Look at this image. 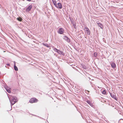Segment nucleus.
<instances>
[{
	"instance_id": "obj_11",
	"label": "nucleus",
	"mask_w": 123,
	"mask_h": 123,
	"mask_svg": "<svg viewBox=\"0 0 123 123\" xmlns=\"http://www.w3.org/2000/svg\"><path fill=\"white\" fill-rule=\"evenodd\" d=\"M14 69L16 71H17L18 70V68L16 66L15 63V62H14Z\"/></svg>"
},
{
	"instance_id": "obj_16",
	"label": "nucleus",
	"mask_w": 123,
	"mask_h": 123,
	"mask_svg": "<svg viewBox=\"0 0 123 123\" xmlns=\"http://www.w3.org/2000/svg\"><path fill=\"white\" fill-rule=\"evenodd\" d=\"M102 93L104 94H106V92L105 90H104L102 92Z\"/></svg>"
},
{
	"instance_id": "obj_18",
	"label": "nucleus",
	"mask_w": 123,
	"mask_h": 123,
	"mask_svg": "<svg viewBox=\"0 0 123 123\" xmlns=\"http://www.w3.org/2000/svg\"><path fill=\"white\" fill-rule=\"evenodd\" d=\"M87 103L89 104L90 105H91V103L90 101L89 100H87Z\"/></svg>"
},
{
	"instance_id": "obj_12",
	"label": "nucleus",
	"mask_w": 123,
	"mask_h": 123,
	"mask_svg": "<svg viewBox=\"0 0 123 123\" xmlns=\"http://www.w3.org/2000/svg\"><path fill=\"white\" fill-rule=\"evenodd\" d=\"M52 1L54 5L55 6H56L57 4L56 1L55 0H52Z\"/></svg>"
},
{
	"instance_id": "obj_20",
	"label": "nucleus",
	"mask_w": 123,
	"mask_h": 123,
	"mask_svg": "<svg viewBox=\"0 0 123 123\" xmlns=\"http://www.w3.org/2000/svg\"><path fill=\"white\" fill-rule=\"evenodd\" d=\"M85 92L86 93H87V94H89V91L88 90H85Z\"/></svg>"
},
{
	"instance_id": "obj_2",
	"label": "nucleus",
	"mask_w": 123,
	"mask_h": 123,
	"mask_svg": "<svg viewBox=\"0 0 123 123\" xmlns=\"http://www.w3.org/2000/svg\"><path fill=\"white\" fill-rule=\"evenodd\" d=\"M53 49L54 51L57 52L59 54L62 55L63 56H64L65 55V54L63 51L57 49L56 48H54Z\"/></svg>"
},
{
	"instance_id": "obj_13",
	"label": "nucleus",
	"mask_w": 123,
	"mask_h": 123,
	"mask_svg": "<svg viewBox=\"0 0 123 123\" xmlns=\"http://www.w3.org/2000/svg\"><path fill=\"white\" fill-rule=\"evenodd\" d=\"M97 24H98V25L102 29L103 27V25H102L101 24H100L99 23H97Z\"/></svg>"
},
{
	"instance_id": "obj_4",
	"label": "nucleus",
	"mask_w": 123,
	"mask_h": 123,
	"mask_svg": "<svg viewBox=\"0 0 123 123\" xmlns=\"http://www.w3.org/2000/svg\"><path fill=\"white\" fill-rule=\"evenodd\" d=\"M37 100L36 99V98H32L31 99L29 102L31 103H33L34 102H37Z\"/></svg>"
},
{
	"instance_id": "obj_8",
	"label": "nucleus",
	"mask_w": 123,
	"mask_h": 123,
	"mask_svg": "<svg viewBox=\"0 0 123 123\" xmlns=\"http://www.w3.org/2000/svg\"><path fill=\"white\" fill-rule=\"evenodd\" d=\"M63 39H64L66 41L69 43L70 42V40L69 39L68 37L66 36H64L63 37Z\"/></svg>"
},
{
	"instance_id": "obj_19",
	"label": "nucleus",
	"mask_w": 123,
	"mask_h": 123,
	"mask_svg": "<svg viewBox=\"0 0 123 123\" xmlns=\"http://www.w3.org/2000/svg\"><path fill=\"white\" fill-rule=\"evenodd\" d=\"M73 25H74V28H76V25H75L73 23Z\"/></svg>"
},
{
	"instance_id": "obj_9",
	"label": "nucleus",
	"mask_w": 123,
	"mask_h": 123,
	"mask_svg": "<svg viewBox=\"0 0 123 123\" xmlns=\"http://www.w3.org/2000/svg\"><path fill=\"white\" fill-rule=\"evenodd\" d=\"M111 65L113 69H115L116 67V66L114 62H111Z\"/></svg>"
},
{
	"instance_id": "obj_7",
	"label": "nucleus",
	"mask_w": 123,
	"mask_h": 123,
	"mask_svg": "<svg viewBox=\"0 0 123 123\" xmlns=\"http://www.w3.org/2000/svg\"><path fill=\"white\" fill-rule=\"evenodd\" d=\"M32 7V5H30L26 8V11L27 12H29L30 11Z\"/></svg>"
},
{
	"instance_id": "obj_22",
	"label": "nucleus",
	"mask_w": 123,
	"mask_h": 123,
	"mask_svg": "<svg viewBox=\"0 0 123 123\" xmlns=\"http://www.w3.org/2000/svg\"><path fill=\"white\" fill-rule=\"evenodd\" d=\"M7 65L8 66H9L10 65H9V64H7Z\"/></svg>"
},
{
	"instance_id": "obj_14",
	"label": "nucleus",
	"mask_w": 123,
	"mask_h": 123,
	"mask_svg": "<svg viewBox=\"0 0 123 123\" xmlns=\"http://www.w3.org/2000/svg\"><path fill=\"white\" fill-rule=\"evenodd\" d=\"M17 19L18 21H21L22 20V19L21 17H19L18 18H17Z\"/></svg>"
},
{
	"instance_id": "obj_21",
	"label": "nucleus",
	"mask_w": 123,
	"mask_h": 123,
	"mask_svg": "<svg viewBox=\"0 0 123 123\" xmlns=\"http://www.w3.org/2000/svg\"><path fill=\"white\" fill-rule=\"evenodd\" d=\"M111 97L112 98H114V97H115V96H114V94L112 95V94H111Z\"/></svg>"
},
{
	"instance_id": "obj_3",
	"label": "nucleus",
	"mask_w": 123,
	"mask_h": 123,
	"mask_svg": "<svg viewBox=\"0 0 123 123\" xmlns=\"http://www.w3.org/2000/svg\"><path fill=\"white\" fill-rule=\"evenodd\" d=\"M64 32V30L62 28H60L58 31V33L60 34H63Z\"/></svg>"
},
{
	"instance_id": "obj_17",
	"label": "nucleus",
	"mask_w": 123,
	"mask_h": 123,
	"mask_svg": "<svg viewBox=\"0 0 123 123\" xmlns=\"http://www.w3.org/2000/svg\"><path fill=\"white\" fill-rule=\"evenodd\" d=\"M94 56L95 57H97V53L96 52L94 53Z\"/></svg>"
},
{
	"instance_id": "obj_6",
	"label": "nucleus",
	"mask_w": 123,
	"mask_h": 123,
	"mask_svg": "<svg viewBox=\"0 0 123 123\" xmlns=\"http://www.w3.org/2000/svg\"><path fill=\"white\" fill-rule=\"evenodd\" d=\"M84 29L86 32L89 35L90 34V31L89 29L87 27H85Z\"/></svg>"
},
{
	"instance_id": "obj_10",
	"label": "nucleus",
	"mask_w": 123,
	"mask_h": 123,
	"mask_svg": "<svg viewBox=\"0 0 123 123\" xmlns=\"http://www.w3.org/2000/svg\"><path fill=\"white\" fill-rule=\"evenodd\" d=\"M5 88L7 92L9 93H10L11 92V88L8 87H7V88L5 87Z\"/></svg>"
},
{
	"instance_id": "obj_5",
	"label": "nucleus",
	"mask_w": 123,
	"mask_h": 123,
	"mask_svg": "<svg viewBox=\"0 0 123 123\" xmlns=\"http://www.w3.org/2000/svg\"><path fill=\"white\" fill-rule=\"evenodd\" d=\"M57 8L60 9H61L62 7V6L61 4L60 3H58L55 6Z\"/></svg>"
},
{
	"instance_id": "obj_15",
	"label": "nucleus",
	"mask_w": 123,
	"mask_h": 123,
	"mask_svg": "<svg viewBox=\"0 0 123 123\" xmlns=\"http://www.w3.org/2000/svg\"><path fill=\"white\" fill-rule=\"evenodd\" d=\"M43 44L44 46H46L47 47H49L48 46V45L47 43H45V44L43 43Z\"/></svg>"
},
{
	"instance_id": "obj_1",
	"label": "nucleus",
	"mask_w": 123,
	"mask_h": 123,
	"mask_svg": "<svg viewBox=\"0 0 123 123\" xmlns=\"http://www.w3.org/2000/svg\"><path fill=\"white\" fill-rule=\"evenodd\" d=\"M11 98V100L10 98H9V99L11 103V107H12V106L17 102L18 100L17 99L16 97H15L12 96Z\"/></svg>"
}]
</instances>
